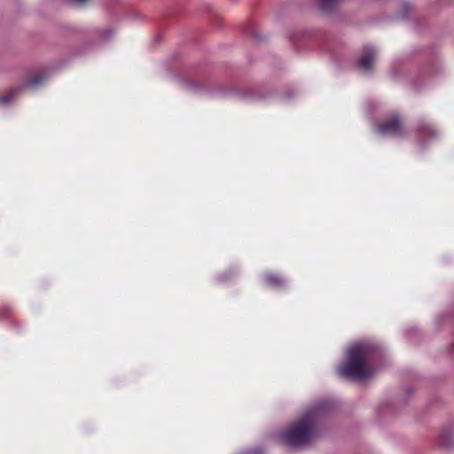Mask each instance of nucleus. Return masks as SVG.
<instances>
[{
    "instance_id": "1",
    "label": "nucleus",
    "mask_w": 454,
    "mask_h": 454,
    "mask_svg": "<svg viewBox=\"0 0 454 454\" xmlns=\"http://www.w3.org/2000/svg\"><path fill=\"white\" fill-rule=\"evenodd\" d=\"M326 401L307 410L304 414L279 434L280 441L291 447L300 448L308 445L314 438L320 416L329 410Z\"/></svg>"
},
{
    "instance_id": "2",
    "label": "nucleus",
    "mask_w": 454,
    "mask_h": 454,
    "mask_svg": "<svg viewBox=\"0 0 454 454\" xmlns=\"http://www.w3.org/2000/svg\"><path fill=\"white\" fill-rule=\"evenodd\" d=\"M375 351V347L369 342L351 345L346 353V362L337 370L338 374L359 381L371 378L374 373L372 360Z\"/></svg>"
},
{
    "instance_id": "3",
    "label": "nucleus",
    "mask_w": 454,
    "mask_h": 454,
    "mask_svg": "<svg viewBox=\"0 0 454 454\" xmlns=\"http://www.w3.org/2000/svg\"><path fill=\"white\" fill-rule=\"evenodd\" d=\"M376 131L381 136H392L395 137H402L406 134L402 121L398 116H394L378 125Z\"/></svg>"
},
{
    "instance_id": "4",
    "label": "nucleus",
    "mask_w": 454,
    "mask_h": 454,
    "mask_svg": "<svg viewBox=\"0 0 454 454\" xmlns=\"http://www.w3.org/2000/svg\"><path fill=\"white\" fill-rule=\"evenodd\" d=\"M46 79V75L43 73H36L31 81L27 82L23 88H35L39 86L44 80ZM22 87L16 88L11 90L7 95L0 96V105L5 106L11 104L18 95V93L21 90Z\"/></svg>"
},
{
    "instance_id": "5",
    "label": "nucleus",
    "mask_w": 454,
    "mask_h": 454,
    "mask_svg": "<svg viewBox=\"0 0 454 454\" xmlns=\"http://www.w3.org/2000/svg\"><path fill=\"white\" fill-rule=\"evenodd\" d=\"M376 59V50L371 46L364 47L361 57L357 61V66L364 72L369 73L372 70Z\"/></svg>"
},
{
    "instance_id": "6",
    "label": "nucleus",
    "mask_w": 454,
    "mask_h": 454,
    "mask_svg": "<svg viewBox=\"0 0 454 454\" xmlns=\"http://www.w3.org/2000/svg\"><path fill=\"white\" fill-rule=\"evenodd\" d=\"M417 131L421 137H434L437 135V131L434 129V127L427 121H420L418 124Z\"/></svg>"
},
{
    "instance_id": "7",
    "label": "nucleus",
    "mask_w": 454,
    "mask_h": 454,
    "mask_svg": "<svg viewBox=\"0 0 454 454\" xmlns=\"http://www.w3.org/2000/svg\"><path fill=\"white\" fill-rule=\"evenodd\" d=\"M339 0H317L318 7L324 12L331 11Z\"/></svg>"
},
{
    "instance_id": "8",
    "label": "nucleus",
    "mask_w": 454,
    "mask_h": 454,
    "mask_svg": "<svg viewBox=\"0 0 454 454\" xmlns=\"http://www.w3.org/2000/svg\"><path fill=\"white\" fill-rule=\"evenodd\" d=\"M265 279L267 283L273 287H279L284 284V280L280 277L274 274L267 275Z\"/></svg>"
},
{
    "instance_id": "9",
    "label": "nucleus",
    "mask_w": 454,
    "mask_h": 454,
    "mask_svg": "<svg viewBox=\"0 0 454 454\" xmlns=\"http://www.w3.org/2000/svg\"><path fill=\"white\" fill-rule=\"evenodd\" d=\"M183 86L187 89L188 90H191V91H195L196 89H197V85L195 82H191L188 79V77H184V80H183Z\"/></svg>"
},
{
    "instance_id": "10",
    "label": "nucleus",
    "mask_w": 454,
    "mask_h": 454,
    "mask_svg": "<svg viewBox=\"0 0 454 454\" xmlns=\"http://www.w3.org/2000/svg\"><path fill=\"white\" fill-rule=\"evenodd\" d=\"M441 442L443 445H446V446L451 445V442L449 441V439L445 434L442 435Z\"/></svg>"
},
{
    "instance_id": "11",
    "label": "nucleus",
    "mask_w": 454,
    "mask_h": 454,
    "mask_svg": "<svg viewBox=\"0 0 454 454\" xmlns=\"http://www.w3.org/2000/svg\"><path fill=\"white\" fill-rule=\"evenodd\" d=\"M112 35V30L108 29V30H106L102 36L105 38V39H107L110 37V35Z\"/></svg>"
},
{
    "instance_id": "12",
    "label": "nucleus",
    "mask_w": 454,
    "mask_h": 454,
    "mask_svg": "<svg viewBox=\"0 0 454 454\" xmlns=\"http://www.w3.org/2000/svg\"><path fill=\"white\" fill-rule=\"evenodd\" d=\"M74 3L75 4H83L85 3L87 0H72Z\"/></svg>"
},
{
    "instance_id": "13",
    "label": "nucleus",
    "mask_w": 454,
    "mask_h": 454,
    "mask_svg": "<svg viewBox=\"0 0 454 454\" xmlns=\"http://www.w3.org/2000/svg\"><path fill=\"white\" fill-rule=\"evenodd\" d=\"M247 454H258L255 450H250L247 452Z\"/></svg>"
}]
</instances>
